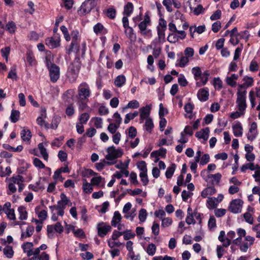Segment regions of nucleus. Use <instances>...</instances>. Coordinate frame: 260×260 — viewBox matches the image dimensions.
Segmentation results:
<instances>
[{"mask_svg": "<svg viewBox=\"0 0 260 260\" xmlns=\"http://www.w3.org/2000/svg\"><path fill=\"white\" fill-rule=\"evenodd\" d=\"M51 81L54 83L59 79L60 76L59 68L57 66H51L48 69Z\"/></svg>", "mask_w": 260, "mask_h": 260, "instance_id": "obj_10", "label": "nucleus"}, {"mask_svg": "<svg viewBox=\"0 0 260 260\" xmlns=\"http://www.w3.org/2000/svg\"><path fill=\"white\" fill-rule=\"evenodd\" d=\"M191 73L193 75L194 79L196 81H198L200 79V77L203 73L201 71V68L199 67H193L191 70Z\"/></svg>", "mask_w": 260, "mask_h": 260, "instance_id": "obj_38", "label": "nucleus"}, {"mask_svg": "<svg viewBox=\"0 0 260 260\" xmlns=\"http://www.w3.org/2000/svg\"><path fill=\"white\" fill-rule=\"evenodd\" d=\"M43 117H46V111L45 110L42 113L41 116L39 117L37 119V122L38 124L41 126H44L46 128H48V124L46 123L44 120L43 119Z\"/></svg>", "mask_w": 260, "mask_h": 260, "instance_id": "obj_40", "label": "nucleus"}, {"mask_svg": "<svg viewBox=\"0 0 260 260\" xmlns=\"http://www.w3.org/2000/svg\"><path fill=\"white\" fill-rule=\"evenodd\" d=\"M134 6L132 3L128 2L124 7L123 14L124 16H129L132 13Z\"/></svg>", "mask_w": 260, "mask_h": 260, "instance_id": "obj_28", "label": "nucleus"}, {"mask_svg": "<svg viewBox=\"0 0 260 260\" xmlns=\"http://www.w3.org/2000/svg\"><path fill=\"white\" fill-rule=\"evenodd\" d=\"M26 60L29 65L31 66L36 64L35 57L32 52L30 51H28L26 53Z\"/></svg>", "mask_w": 260, "mask_h": 260, "instance_id": "obj_44", "label": "nucleus"}, {"mask_svg": "<svg viewBox=\"0 0 260 260\" xmlns=\"http://www.w3.org/2000/svg\"><path fill=\"white\" fill-rule=\"evenodd\" d=\"M80 41H72L70 47L67 50V53L70 54L72 52H78L79 50Z\"/></svg>", "mask_w": 260, "mask_h": 260, "instance_id": "obj_23", "label": "nucleus"}, {"mask_svg": "<svg viewBox=\"0 0 260 260\" xmlns=\"http://www.w3.org/2000/svg\"><path fill=\"white\" fill-rule=\"evenodd\" d=\"M257 168H258V165H254L253 163H248L241 167V171L242 172H245L247 169L253 171L255 170Z\"/></svg>", "mask_w": 260, "mask_h": 260, "instance_id": "obj_45", "label": "nucleus"}, {"mask_svg": "<svg viewBox=\"0 0 260 260\" xmlns=\"http://www.w3.org/2000/svg\"><path fill=\"white\" fill-rule=\"evenodd\" d=\"M147 213L146 210L145 209H141L139 211V219L140 221L142 222H144L147 218Z\"/></svg>", "mask_w": 260, "mask_h": 260, "instance_id": "obj_50", "label": "nucleus"}, {"mask_svg": "<svg viewBox=\"0 0 260 260\" xmlns=\"http://www.w3.org/2000/svg\"><path fill=\"white\" fill-rule=\"evenodd\" d=\"M96 3L95 0H85L78 10L80 16H84L89 13L95 7Z\"/></svg>", "mask_w": 260, "mask_h": 260, "instance_id": "obj_1", "label": "nucleus"}, {"mask_svg": "<svg viewBox=\"0 0 260 260\" xmlns=\"http://www.w3.org/2000/svg\"><path fill=\"white\" fill-rule=\"evenodd\" d=\"M103 180H104V178L101 176L94 177L91 179V183L92 185L99 186Z\"/></svg>", "mask_w": 260, "mask_h": 260, "instance_id": "obj_54", "label": "nucleus"}, {"mask_svg": "<svg viewBox=\"0 0 260 260\" xmlns=\"http://www.w3.org/2000/svg\"><path fill=\"white\" fill-rule=\"evenodd\" d=\"M12 171L11 170V168L10 167H7L5 169V170H4L3 168L2 167H0V176L2 177H6L10 176L11 174Z\"/></svg>", "mask_w": 260, "mask_h": 260, "instance_id": "obj_48", "label": "nucleus"}, {"mask_svg": "<svg viewBox=\"0 0 260 260\" xmlns=\"http://www.w3.org/2000/svg\"><path fill=\"white\" fill-rule=\"evenodd\" d=\"M93 31L96 35L98 34H104L107 33V31L106 28L104 27L103 25L101 23H98L93 27Z\"/></svg>", "mask_w": 260, "mask_h": 260, "instance_id": "obj_24", "label": "nucleus"}, {"mask_svg": "<svg viewBox=\"0 0 260 260\" xmlns=\"http://www.w3.org/2000/svg\"><path fill=\"white\" fill-rule=\"evenodd\" d=\"M60 200L57 202L58 205L66 207L67 205L72 206V203L70 200L67 198L64 193H61L60 195Z\"/></svg>", "mask_w": 260, "mask_h": 260, "instance_id": "obj_19", "label": "nucleus"}, {"mask_svg": "<svg viewBox=\"0 0 260 260\" xmlns=\"http://www.w3.org/2000/svg\"><path fill=\"white\" fill-rule=\"evenodd\" d=\"M218 205V201L215 199V198H208L207 201V207L209 209L216 208Z\"/></svg>", "mask_w": 260, "mask_h": 260, "instance_id": "obj_30", "label": "nucleus"}, {"mask_svg": "<svg viewBox=\"0 0 260 260\" xmlns=\"http://www.w3.org/2000/svg\"><path fill=\"white\" fill-rule=\"evenodd\" d=\"M78 99L81 100H85L90 96V91L88 85L83 82L78 87Z\"/></svg>", "mask_w": 260, "mask_h": 260, "instance_id": "obj_4", "label": "nucleus"}, {"mask_svg": "<svg viewBox=\"0 0 260 260\" xmlns=\"http://www.w3.org/2000/svg\"><path fill=\"white\" fill-rule=\"evenodd\" d=\"M165 31L166 29H160L159 27H157L158 38L160 42H164L165 41Z\"/></svg>", "mask_w": 260, "mask_h": 260, "instance_id": "obj_47", "label": "nucleus"}, {"mask_svg": "<svg viewBox=\"0 0 260 260\" xmlns=\"http://www.w3.org/2000/svg\"><path fill=\"white\" fill-rule=\"evenodd\" d=\"M90 118V116L88 113H84L81 114L79 117V120L80 121L79 123H81L82 124H85L87 121L89 120Z\"/></svg>", "mask_w": 260, "mask_h": 260, "instance_id": "obj_51", "label": "nucleus"}, {"mask_svg": "<svg viewBox=\"0 0 260 260\" xmlns=\"http://www.w3.org/2000/svg\"><path fill=\"white\" fill-rule=\"evenodd\" d=\"M46 44L50 49L56 48L60 45V38L58 35H55L52 37L47 38Z\"/></svg>", "mask_w": 260, "mask_h": 260, "instance_id": "obj_11", "label": "nucleus"}, {"mask_svg": "<svg viewBox=\"0 0 260 260\" xmlns=\"http://www.w3.org/2000/svg\"><path fill=\"white\" fill-rule=\"evenodd\" d=\"M80 68L77 61L73 62L69 66L68 73L72 81H75L78 77Z\"/></svg>", "mask_w": 260, "mask_h": 260, "instance_id": "obj_5", "label": "nucleus"}, {"mask_svg": "<svg viewBox=\"0 0 260 260\" xmlns=\"http://www.w3.org/2000/svg\"><path fill=\"white\" fill-rule=\"evenodd\" d=\"M216 192V190L214 187H207L202 191L201 196L204 198H206L208 196H211L215 194Z\"/></svg>", "mask_w": 260, "mask_h": 260, "instance_id": "obj_22", "label": "nucleus"}, {"mask_svg": "<svg viewBox=\"0 0 260 260\" xmlns=\"http://www.w3.org/2000/svg\"><path fill=\"white\" fill-rule=\"evenodd\" d=\"M137 134L136 128L134 126H131L128 130V137L133 139L134 138Z\"/></svg>", "mask_w": 260, "mask_h": 260, "instance_id": "obj_62", "label": "nucleus"}, {"mask_svg": "<svg viewBox=\"0 0 260 260\" xmlns=\"http://www.w3.org/2000/svg\"><path fill=\"white\" fill-rule=\"evenodd\" d=\"M197 96L200 101H206L208 99V91L204 88L201 89L199 90Z\"/></svg>", "mask_w": 260, "mask_h": 260, "instance_id": "obj_21", "label": "nucleus"}, {"mask_svg": "<svg viewBox=\"0 0 260 260\" xmlns=\"http://www.w3.org/2000/svg\"><path fill=\"white\" fill-rule=\"evenodd\" d=\"M5 28L10 34H13L16 30V25L13 21H9L8 23L6 25Z\"/></svg>", "mask_w": 260, "mask_h": 260, "instance_id": "obj_42", "label": "nucleus"}, {"mask_svg": "<svg viewBox=\"0 0 260 260\" xmlns=\"http://www.w3.org/2000/svg\"><path fill=\"white\" fill-rule=\"evenodd\" d=\"M210 75V73L209 71L206 70L204 71L202 75L200 77V81L197 82V86L198 87H200L202 86L205 85L208 81L209 77Z\"/></svg>", "mask_w": 260, "mask_h": 260, "instance_id": "obj_15", "label": "nucleus"}, {"mask_svg": "<svg viewBox=\"0 0 260 260\" xmlns=\"http://www.w3.org/2000/svg\"><path fill=\"white\" fill-rule=\"evenodd\" d=\"M113 164H114V162L103 160V161H101L99 162L96 163L95 166L96 170L100 171L104 168L106 165L110 166Z\"/></svg>", "mask_w": 260, "mask_h": 260, "instance_id": "obj_33", "label": "nucleus"}, {"mask_svg": "<svg viewBox=\"0 0 260 260\" xmlns=\"http://www.w3.org/2000/svg\"><path fill=\"white\" fill-rule=\"evenodd\" d=\"M60 30H61L62 34L64 35V38L67 41H69L71 40L70 35L69 34L67 28L64 26L62 25L60 27Z\"/></svg>", "mask_w": 260, "mask_h": 260, "instance_id": "obj_58", "label": "nucleus"}, {"mask_svg": "<svg viewBox=\"0 0 260 260\" xmlns=\"http://www.w3.org/2000/svg\"><path fill=\"white\" fill-rule=\"evenodd\" d=\"M19 217V219L21 220H26L27 218V212L23 206H19L18 208Z\"/></svg>", "mask_w": 260, "mask_h": 260, "instance_id": "obj_31", "label": "nucleus"}, {"mask_svg": "<svg viewBox=\"0 0 260 260\" xmlns=\"http://www.w3.org/2000/svg\"><path fill=\"white\" fill-rule=\"evenodd\" d=\"M121 220V216L118 211H115L114 215L111 220V225L114 227H116Z\"/></svg>", "mask_w": 260, "mask_h": 260, "instance_id": "obj_27", "label": "nucleus"}, {"mask_svg": "<svg viewBox=\"0 0 260 260\" xmlns=\"http://www.w3.org/2000/svg\"><path fill=\"white\" fill-rule=\"evenodd\" d=\"M33 164L36 167L39 169H43L45 168V165L38 158L35 157L34 158Z\"/></svg>", "mask_w": 260, "mask_h": 260, "instance_id": "obj_57", "label": "nucleus"}, {"mask_svg": "<svg viewBox=\"0 0 260 260\" xmlns=\"http://www.w3.org/2000/svg\"><path fill=\"white\" fill-rule=\"evenodd\" d=\"M24 181V178L19 175L16 176H13L9 179V181H11L14 184H16L18 185L19 192H21L23 189L24 186V184H23Z\"/></svg>", "mask_w": 260, "mask_h": 260, "instance_id": "obj_13", "label": "nucleus"}, {"mask_svg": "<svg viewBox=\"0 0 260 260\" xmlns=\"http://www.w3.org/2000/svg\"><path fill=\"white\" fill-rule=\"evenodd\" d=\"M243 204V202L240 199L233 200L230 202L229 210L230 212L235 214L240 213L242 211Z\"/></svg>", "mask_w": 260, "mask_h": 260, "instance_id": "obj_6", "label": "nucleus"}, {"mask_svg": "<svg viewBox=\"0 0 260 260\" xmlns=\"http://www.w3.org/2000/svg\"><path fill=\"white\" fill-rule=\"evenodd\" d=\"M4 254L8 258H11L14 255V251L10 246H7L3 249Z\"/></svg>", "mask_w": 260, "mask_h": 260, "instance_id": "obj_35", "label": "nucleus"}, {"mask_svg": "<svg viewBox=\"0 0 260 260\" xmlns=\"http://www.w3.org/2000/svg\"><path fill=\"white\" fill-rule=\"evenodd\" d=\"M138 168L141 171V172H147V169L146 164L144 161H141L137 164Z\"/></svg>", "mask_w": 260, "mask_h": 260, "instance_id": "obj_63", "label": "nucleus"}, {"mask_svg": "<svg viewBox=\"0 0 260 260\" xmlns=\"http://www.w3.org/2000/svg\"><path fill=\"white\" fill-rule=\"evenodd\" d=\"M244 240L245 242L239 244L240 250L243 252L247 251L248 248L253 244L255 238L248 235L245 237Z\"/></svg>", "mask_w": 260, "mask_h": 260, "instance_id": "obj_8", "label": "nucleus"}, {"mask_svg": "<svg viewBox=\"0 0 260 260\" xmlns=\"http://www.w3.org/2000/svg\"><path fill=\"white\" fill-rule=\"evenodd\" d=\"M92 185L91 183H89L86 180H84L82 185L83 191L86 193H91L93 190Z\"/></svg>", "mask_w": 260, "mask_h": 260, "instance_id": "obj_41", "label": "nucleus"}, {"mask_svg": "<svg viewBox=\"0 0 260 260\" xmlns=\"http://www.w3.org/2000/svg\"><path fill=\"white\" fill-rule=\"evenodd\" d=\"M98 234L101 237H105L111 230L110 225L102 222L97 224Z\"/></svg>", "mask_w": 260, "mask_h": 260, "instance_id": "obj_9", "label": "nucleus"}, {"mask_svg": "<svg viewBox=\"0 0 260 260\" xmlns=\"http://www.w3.org/2000/svg\"><path fill=\"white\" fill-rule=\"evenodd\" d=\"M108 154L105 156V158L109 161L115 163V159L121 157L123 154V151L121 149H116L115 147L112 146L107 149Z\"/></svg>", "mask_w": 260, "mask_h": 260, "instance_id": "obj_2", "label": "nucleus"}, {"mask_svg": "<svg viewBox=\"0 0 260 260\" xmlns=\"http://www.w3.org/2000/svg\"><path fill=\"white\" fill-rule=\"evenodd\" d=\"M246 93L247 91L245 89L243 91L238 88L237 93V98L236 103L238 105V109L240 111H244L246 108Z\"/></svg>", "mask_w": 260, "mask_h": 260, "instance_id": "obj_3", "label": "nucleus"}, {"mask_svg": "<svg viewBox=\"0 0 260 260\" xmlns=\"http://www.w3.org/2000/svg\"><path fill=\"white\" fill-rule=\"evenodd\" d=\"M38 148L44 159L46 161H48L49 157L48 154L47 153L46 149L44 147V145L42 143H40L38 145Z\"/></svg>", "mask_w": 260, "mask_h": 260, "instance_id": "obj_34", "label": "nucleus"}, {"mask_svg": "<svg viewBox=\"0 0 260 260\" xmlns=\"http://www.w3.org/2000/svg\"><path fill=\"white\" fill-rule=\"evenodd\" d=\"M119 125L115 123H110L108 126V130L111 134H115L117 129L119 127Z\"/></svg>", "mask_w": 260, "mask_h": 260, "instance_id": "obj_59", "label": "nucleus"}, {"mask_svg": "<svg viewBox=\"0 0 260 260\" xmlns=\"http://www.w3.org/2000/svg\"><path fill=\"white\" fill-rule=\"evenodd\" d=\"M173 137L170 136L167 139H162L159 141L158 146L171 145L173 144Z\"/></svg>", "mask_w": 260, "mask_h": 260, "instance_id": "obj_36", "label": "nucleus"}, {"mask_svg": "<svg viewBox=\"0 0 260 260\" xmlns=\"http://www.w3.org/2000/svg\"><path fill=\"white\" fill-rule=\"evenodd\" d=\"M60 117L57 116H54L52 119L50 127L54 129L57 128L59 123H60Z\"/></svg>", "mask_w": 260, "mask_h": 260, "instance_id": "obj_52", "label": "nucleus"}, {"mask_svg": "<svg viewBox=\"0 0 260 260\" xmlns=\"http://www.w3.org/2000/svg\"><path fill=\"white\" fill-rule=\"evenodd\" d=\"M20 135L22 139L24 141H28L31 137V133L29 129H23Z\"/></svg>", "mask_w": 260, "mask_h": 260, "instance_id": "obj_37", "label": "nucleus"}, {"mask_svg": "<svg viewBox=\"0 0 260 260\" xmlns=\"http://www.w3.org/2000/svg\"><path fill=\"white\" fill-rule=\"evenodd\" d=\"M151 107L149 105H146L145 107H142L139 109L140 111V123L143 122L144 120L149 117L150 113Z\"/></svg>", "mask_w": 260, "mask_h": 260, "instance_id": "obj_14", "label": "nucleus"}, {"mask_svg": "<svg viewBox=\"0 0 260 260\" xmlns=\"http://www.w3.org/2000/svg\"><path fill=\"white\" fill-rule=\"evenodd\" d=\"M176 165L174 164H172L170 167H169L166 172V177L167 178H171L174 173Z\"/></svg>", "mask_w": 260, "mask_h": 260, "instance_id": "obj_46", "label": "nucleus"}, {"mask_svg": "<svg viewBox=\"0 0 260 260\" xmlns=\"http://www.w3.org/2000/svg\"><path fill=\"white\" fill-rule=\"evenodd\" d=\"M108 246L111 248H114L115 247H120L121 246L123 245V243L116 241V240H112V239H109L108 241Z\"/></svg>", "mask_w": 260, "mask_h": 260, "instance_id": "obj_53", "label": "nucleus"}, {"mask_svg": "<svg viewBox=\"0 0 260 260\" xmlns=\"http://www.w3.org/2000/svg\"><path fill=\"white\" fill-rule=\"evenodd\" d=\"M243 80L244 81V83L239 85L238 88L240 89L243 88L245 89L253 85L254 80L251 77L245 76Z\"/></svg>", "mask_w": 260, "mask_h": 260, "instance_id": "obj_16", "label": "nucleus"}, {"mask_svg": "<svg viewBox=\"0 0 260 260\" xmlns=\"http://www.w3.org/2000/svg\"><path fill=\"white\" fill-rule=\"evenodd\" d=\"M139 106L140 104L138 101L136 100H134L129 102V103L125 107L122 108L121 109V112L124 113L127 108L137 109L139 108Z\"/></svg>", "mask_w": 260, "mask_h": 260, "instance_id": "obj_25", "label": "nucleus"}, {"mask_svg": "<svg viewBox=\"0 0 260 260\" xmlns=\"http://www.w3.org/2000/svg\"><path fill=\"white\" fill-rule=\"evenodd\" d=\"M126 78L124 75H119L116 78L115 80V85L116 87H121L124 84Z\"/></svg>", "mask_w": 260, "mask_h": 260, "instance_id": "obj_32", "label": "nucleus"}, {"mask_svg": "<svg viewBox=\"0 0 260 260\" xmlns=\"http://www.w3.org/2000/svg\"><path fill=\"white\" fill-rule=\"evenodd\" d=\"M167 40L171 43H175L178 41L179 39L176 32H172L169 35Z\"/></svg>", "mask_w": 260, "mask_h": 260, "instance_id": "obj_49", "label": "nucleus"}, {"mask_svg": "<svg viewBox=\"0 0 260 260\" xmlns=\"http://www.w3.org/2000/svg\"><path fill=\"white\" fill-rule=\"evenodd\" d=\"M4 212L7 215V218L11 220H16V216L14 209L11 208L10 202H6L4 204Z\"/></svg>", "mask_w": 260, "mask_h": 260, "instance_id": "obj_12", "label": "nucleus"}, {"mask_svg": "<svg viewBox=\"0 0 260 260\" xmlns=\"http://www.w3.org/2000/svg\"><path fill=\"white\" fill-rule=\"evenodd\" d=\"M209 129L208 127L203 128L196 133V136L199 139H203L206 141L209 137Z\"/></svg>", "mask_w": 260, "mask_h": 260, "instance_id": "obj_20", "label": "nucleus"}, {"mask_svg": "<svg viewBox=\"0 0 260 260\" xmlns=\"http://www.w3.org/2000/svg\"><path fill=\"white\" fill-rule=\"evenodd\" d=\"M257 124L255 122L251 123L249 133L247 134V139L249 140H253L256 136Z\"/></svg>", "mask_w": 260, "mask_h": 260, "instance_id": "obj_17", "label": "nucleus"}, {"mask_svg": "<svg viewBox=\"0 0 260 260\" xmlns=\"http://www.w3.org/2000/svg\"><path fill=\"white\" fill-rule=\"evenodd\" d=\"M233 133L235 136L240 137L242 136L243 128L241 123L240 122H236L232 126Z\"/></svg>", "mask_w": 260, "mask_h": 260, "instance_id": "obj_18", "label": "nucleus"}, {"mask_svg": "<svg viewBox=\"0 0 260 260\" xmlns=\"http://www.w3.org/2000/svg\"><path fill=\"white\" fill-rule=\"evenodd\" d=\"M20 112L18 110H12L10 115V120L13 123H16L19 118Z\"/></svg>", "mask_w": 260, "mask_h": 260, "instance_id": "obj_39", "label": "nucleus"}, {"mask_svg": "<svg viewBox=\"0 0 260 260\" xmlns=\"http://www.w3.org/2000/svg\"><path fill=\"white\" fill-rule=\"evenodd\" d=\"M213 85L215 88L220 89L222 87V82L219 77L214 79Z\"/></svg>", "mask_w": 260, "mask_h": 260, "instance_id": "obj_60", "label": "nucleus"}, {"mask_svg": "<svg viewBox=\"0 0 260 260\" xmlns=\"http://www.w3.org/2000/svg\"><path fill=\"white\" fill-rule=\"evenodd\" d=\"M188 61L189 59L188 57L183 56L178 60V66L181 68H183L186 66Z\"/></svg>", "mask_w": 260, "mask_h": 260, "instance_id": "obj_56", "label": "nucleus"}, {"mask_svg": "<svg viewBox=\"0 0 260 260\" xmlns=\"http://www.w3.org/2000/svg\"><path fill=\"white\" fill-rule=\"evenodd\" d=\"M209 178H212L213 181L216 184H218L221 178V175L220 173H216L215 174H210L209 175Z\"/></svg>", "mask_w": 260, "mask_h": 260, "instance_id": "obj_61", "label": "nucleus"}, {"mask_svg": "<svg viewBox=\"0 0 260 260\" xmlns=\"http://www.w3.org/2000/svg\"><path fill=\"white\" fill-rule=\"evenodd\" d=\"M150 24V19L148 15L144 16V20L141 21L138 25L140 33L143 35H148L151 30L147 28V26Z\"/></svg>", "mask_w": 260, "mask_h": 260, "instance_id": "obj_7", "label": "nucleus"}, {"mask_svg": "<svg viewBox=\"0 0 260 260\" xmlns=\"http://www.w3.org/2000/svg\"><path fill=\"white\" fill-rule=\"evenodd\" d=\"M134 29L132 27L125 28L124 32L126 36L131 41H135L136 39V36L134 32Z\"/></svg>", "mask_w": 260, "mask_h": 260, "instance_id": "obj_29", "label": "nucleus"}, {"mask_svg": "<svg viewBox=\"0 0 260 260\" xmlns=\"http://www.w3.org/2000/svg\"><path fill=\"white\" fill-rule=\"evenodd\" d=\"M156 251V246L153 244H149L147 248V252L149 255H153Z\"/></svg>", "mask_w": 260, "mask_h": 260, "instance_id": "obj_55", "label": "nucleus"}, {"mask_svg": "<svg viewBox=\"0 0 260 260\" xmlns=\"http://www.w3.org/2000/svg\"><path fill=\"white\" fill-rule=\"evenodd\" d=\"M167 150L165 148H160L159 150L153 151L151 153V156L152 157H155L156 160L155 161L158 160L159 158L158 157L159 156H165L166 154Z\"/></svg>", "mask_w": 260, "mask_h": 260, "instance_id": "obj_26", "label": "nucleus"}, {"mask_svg": "<svg viewBox=\"0 0 260 260\" xmlns=\"http://www.w3.org/2000/svg\"><path fill=\"white\" fill-rule=\"evenodd\" d=\"M145 129L149 133L151 132L152 128L154 127L153 123L151 118H147L146 119L145 123Z\"/></svg>", "mask_w": 260, "mask_h": 260, "instance_id": "obj_43", "label": "nucleus"}, {"mask_svg": "<svg viewBox=\"0 0 260 260\" xmlns=\"http://www.w3.org/2000/svg\"><path fill=\"white\" fill-rule=\"evenodd\" d=\"M259 66L255 60H252L250 64L249 70L251 72L257 71L258 69Z\"/></svg>", "mask_w": 260, "mask_h": 260, "instance_id": "obj_64", "label": "nucleus"}]
</instances>
